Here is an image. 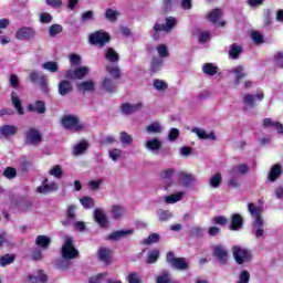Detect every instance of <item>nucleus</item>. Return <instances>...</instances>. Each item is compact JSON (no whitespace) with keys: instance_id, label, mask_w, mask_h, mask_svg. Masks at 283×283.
I'll return each mask as SVG.
<instances>
[{"instance_id":"59","label":"nucleus","mask_w":283,"mask_h":283,"mask_svg":"<svg viewBox=\"0 0 283 283\" xmlns=\"http://www.w3.org/2000/svg\"><path fill=\"white\" fill-rule=\"evenodd\" d=\"M153 86L155 87V90H157L158 92H165V90H167V84L165 81L163 80H155L153 82Z\"/></svg>"},{"instance_id":"31","label":"nucleus","mask_w":283,"mask_h":283,"mask_svg":"<svg viewBox=\"0 0 283 283\" xmlns=\"http://www.w3.org/2000/svg\"><path fill=\"white\" fill-rule=\"evenodd\" d=\"M185 196V192H176L170 196L165 197L166 205H176V202H180Z\"/></svg>"},{"instance_id":"18","label":"nucleus","mask_w":283,"mask_h":283,"mask_svg":"<svg viewBox=\"0 0 283 283\" xmlns=\"http://www.w3.org/2000/svg\"><path fill=\"white\" fill-rule=\"evenodd\" d=\"M220 17H222V10L213 9L208 14V20L210 21V23H213V25H218L219 28H224V22L220 21Z\"/></svg>"},{"instance_id":"48","label":"nucleus","mask_w":283,"mask_h":283,"mask_svg":"<svg viewBox=\"0 0 283 283\" xmlns=\"http://www.w3.org/2000/svg\"><path fill=\"white\" fill-rule=\"evenodd\" d=\"M222 182V175L220 172H217L210 178V186L213 189H218L220 187V184Z\"/></svg>"},{"instance_id":"24","label":"nucleus","mask_w":283,"mask_h":283,"mask_svg":"<svg viewBox=\"0 0 283 283\" xmlns=\"http://www.w3.org/2000/svg\"><path fill=\"white\" fill-rule=\"evenodd\" d=\"M96 88V83H94V81H84L77 84V90L80 92H83L85 94V92H94V90Z\"/></svg>"},{"instance_id":"54","label":"nucleus","mask_w":283,"mask_h":283,"mask_svg":"<svg viewBox=\"0 0 283 283\" xmlns=\"http://www.w3.org/2000/svg\"><path fill=\"white\" fill-rule=\"evenodd\" d=\"M80 202L84 209H94V199L92 197H84L80 199Z\"/></svg>"},{"instance_id":"49","label":"nucleus","mask_w":283,"mask_h":283,"mask_svg":"<svg viewBox=\"0 0 283 283\" xmlns=\"http://www.w3.org/2000/svg\"><path fill=\"white\" fill-rule=\"evenodd\" d=\"M160 241V235L158 233H151L148 238L143 240V244H156Z\"/></svg>"},{"instance_id":"29","label":"nucleus","mask_w":283,"mask_h":283,"mask_svg":"<svg viewBox=\"0 0 283 283\" xmlns=\"http://www.w3.org/2000/svg\"><path fill=\"white\" fill-rule=\"evenodd\" d=\"M140 107H143V104L140 103L138 104L126 103L122 106V114H125V115L134 114V112H136V109H140Z\"/></svg>"},{"instance_id":"19","label":"nucleus","mask_w":283,"mask_h":283,"mask_svg":"<svg viewBox=\"0 0 283 283\" xmlns=\"http://www.w3.org/2000/svg\"><path fill=\"white\" fill-rule=\"evenodd\" d=\"M192 133L198 136L201 140H216V133H207L205 129L197 127L192 129Z\"/></svg>"},{"instance_id":"16","label":"nucleus","mask_w":283,"mask_h":283,"mask_svg":"<svg viewBox=\"0 0 283 283\" xmlns=\"http://www.w3.org/2000/svg\"><path fill=\"white\" fill-rule=\"evenodd\" d=\"M19 133V127L15 125H2L0 127V136H3V138H12V136H17Z\"/></svg>"},{"instance_id":"58","label":"nucleus","mask_w":283,"mask_h":283,"mask_svg":"<svg viewBox=\"0 0 283 283\" xmlns=\"http://www.w3.org/2000/svg\"><path fill=\"white\" fill-rule=\"evenodd\" d=\"M14 262V255L6 254L0 258V266H8Z\"/></svg>"},{"instance_id":"44","label":"nucleus","mask_w":283,"mask_h":283,"mask_svg":"<svg viewBox=\"0 0 283 283\" xmlns=\"http://www.w3.org/2000/svg\"><path fill=\"white\" fill-rule=\"evenodd\" d=\"M240 54H242V46L237 43L232 44L229 51V55L231 56V59H238Z\"/></svg>"},{"instance_id":"4","label":"nucleus","mask_w":283,"mask_h":283,"mask_svg":"<svg viewBox=\"0 0 283 283\" xmlns=\"http://www.w3.org/2000/svg\"><path fill=\"white\" fill-rule=\"evenodd\" d=\"M62 125L69 132H83L85 129V125L74 115H65L62 118Z\"/></svg>"},{"instance_id":"53","label":"nucleus","mask_w":283,"mask_h":283,"mask_svg":"<svg viewBox=\"0 0 283 283\" xmlns=\"http://www.w3.org/2000/svg\"><path fill=\"white\" fill-rule=\"evenodd\" d=\"M251 39L256 45H261V43H264V35L259 31H252Z\"/></svg>"},{"instance_id":"23","label":"nucleus","mask_w":283,"mask_h":283,"mask_svg":"<svg viewBox=\"0 0 283 283\" xmlns=\"http://www.w3.org/2000/svg\"><path fill=\"white\" fill-rule=\"evenodd\" d=\"M125 213H126V211L123 206L114 205L111 208V216H112L113 220H120V218H123V216H125Z\"/></svg>"},{"instance_id":"1","label":"nucleus","mask_w":283,"mask_h":283,"mask_svg":"<svg viewBox=\"0 0 283 283\" xmlns=\"http://www.w3.org/2000/svg\"><path fill=\"white\" fill-rule=\"evenodd\" d=\"M78 255V250L74 248V239L72 237H66L64 240V244L62 247V258L57 263V268L62 269V271H65L67 266H70V261L69 260H74Z\"/></svg>"},{"instance_id":"2","label":"nucleus","mask_w":283,"mask_h":283,"mask_svg":"<svg viewBox=\"0 0 283 283\" xmlns=\"http://www.w3.org/2000/svg\"><path fill=\"white\" fill-rule=\"evenodd\" d=\"M248 211L253 218V229L255 238H262L264 235V220H262V208L254 203L248 205Z\"/></svg>"},{"instance_id":"17","label":"nucleus","mask_w":283,"mask_h":283,"mask_svg":"<svg viewBox=\"0 0 283 283\" xmlns=\"http://www.w3.org/2000/svg\"><path fill=\"white\" fill-rule=\"evenodd\" d=\"M59 189V184L55 181H51L48 184V179H44L42 185L38 187V193H51L52 191H56Z\"/></svg>"},{"instance_id":"57","label":"nucleus","mask_w":283,"mask_h":283,"mask_svg":"<svg viewBox=\"0 0 283 283\" xmlns=\"http://www.w3.org/2000/svg\"><path fill=\"white\" fill-rule=\"evenodd\" d=\"M164 61L160 57L153 59L151 62V71L153 72H159V70L163 67Z\"/></svg>"},{"instance_id":"32","label":"nucleus","mask_w":283,"mask_h":283,"mask_svg":"<svg viewBox=\"0 0 283 283\" xmlns=\"http://www.w3.org/2000/svg\"><path fill=\"white\" fill-rule=\"evenodd\" d=\"M87 147H90V145L87 144L86 140L80 142L73 148L74 156H81V154H85V151H87Z\"/></svg>"},{"instance_id":"51","label":"nucleus","mask_w":283,"mask_h":283,"mask_svg":"<svg viewBox=\"0 0 283 283\" xmlns=\"http://www.w3.org/2000/svg\"><path fill=\"white\" fill-rule=\"evenodd\" d=\"M109 253H111L109 249L101 248L98 250L99 260L107 264V262H109Z\"/></svg>"},{"instance_id":"50","label":"nucleus","mask_w":283,"mask_h":283,"mask_svg":"<svg viewBox=\"0 0 283 283\" xmlns=\"http://www.w3.org/2000/svg\"><path fill=\"white\" fill-rule=\"evenodd\" d=\"M171 282V276L169 275V272L164 270L161 274H159L156 277V283H169Z\"/></svg>"},{"instance_id":"15","label":"nucleus","mask_w":283,"mask_h":283,"mask_svg":"<svg viewBox=\"0 0 283 283\" xmlns=\"http://www.w3.org/2000/svg\"><path fill=\"white\" fill-rule=\"evenodd\" d=\"M175 174H176V170L171 168L160 171L159 177L163 180V182H165L166 189H169V187L174 185V180L171 178H174Z\"/></svg>"},{"instance_id":"30","label":"nucleus","mask_w":283,"mask_h":283,"mask_svg":"<svg viewBox=\"0 0 283 283\" xmlns=\"http://www.w3.org/2000/svg\"><path fill=\"white\" fill-rule=\"evenodd\" d=\"M179 176V182L184 185V187H189L195 180L193 175H189L187 172H178Z\"/></svg>"},{"instance_id":"12","label":"nucleus","mask_w":283,"mask_h":283,"mask_svg":"<svg viewBox=\"0 0 283 283\" xmlns=\"http://www.w3.org/2000/svg\"><path fill=\"white\" fill-rule=\"evenodd\" d=\"M94 219L102 229H107V227H109V221L107 220V213H105V210L96 208L94 210Z\"/></svg>"},{"instance_id":"11","label":"nucleus","mask_w":283,"mask_h":283,"mask_svg":"<svg viewBox=\"0 0 283 283\" xmlns=\"http://www.w3.org/2000/svg\"><path fill=\"white\" fill-rule=\"evenodd\" d=\"M36 31L30 27H22L15 32V39L18 41H28V39H34Z\"/></svg>"},{"instance_id":"22","label":"nucleus","mask_w":283,"mask_h":283,"mask_svg":"<svg viewBox=\"0 0 283 283\" xmlns=\"http://www.w3.org/2000/svg\"><path fill=\"white\" fill-rule=\"evenodd\" d=\"M163 146V142L158 138H153L146 142L145 147L153 151V154H158L160 151V147Z\"/></svg>"},{"instance_id":"42","label":"nucleus","mask_w":283,"mask_h":283,"mask_svg":"<svg viewBox=\"0 0 283 283\" xmlns=\"http://www.w3.org/2000/svg\"><path fill=\"white\" fill-rule=\"evenodd\" d=\"M29 281L33 283H39V282H48V275L43 272V270H40L38 272V275H29Z\"/></svg>"},{"instance_id":"20","label":"nucleus","mask_w":283,"mask_h":283,"mask_svg":"<svg viewBox=\"0 0 283 283\" xmlns=\"http://www.w3.org/2000/svg\"><path fill=\"white\" fill-rule=\"evenodd\" d=\"M127 235H134V230L128 229V230H117L109 234L107 237V240H113L116 242V240H122V238H127Z\"/></svg>"},{"instance_id":"21","label":"nucleus","mask_w":283,"mask_h":283,"mask_svg":"<svg viewBox=\"0 0 283 283\" xmlns=\"http://www.w3.org/2000/svg\"><path fill=\"white\" fill-rule=\"evenodd\" d=\"M72 90H74L72 82L63 80L59 83V94L61 96H67V94H70Z\"/></svg>"},{"instance_id":"60","label":"nucleus","mask_w":283,"mask_h":283,"mask_svg":"<svg viewBox=\"0 0 283 283\" xmlns=\"http://www.w3.org/2000/svg\"><path fill=\"white\" fill-rule=\"evenodd\" d=\"M82 23H87V21H94V11L88 10L82 13L81 15Z\"/></svg>"},{"instance_id":"14","label":"nucleus","mask_w":283,"mask_h":283,"mask_svg":"<svg viewBox=\"0 0 283 283\" xmlns=\"http://www.w3.org/2000/svg\"><path fill=\"white\" fill-rule=\"evenodd\" d=\"M264 93L259 91L255 95L247 94L243 97V104L245 107H255V101H263Z\"/></svg>"},{"instance_id":"61","label":"nucleus","mask_w":283,"mask_h":283,"mask_svg":"<svg viewBox=\"0 0 283 283\" xmlns=\"http://www.w3.org/2000/svg\"><path fill=\"white\" fill-rule=\"evenodd\" d=\"M126 280L128 283H142L140 274L138 272H133V273L128 274Z\"/></svg>"},{"instance_id":"10","label":"nucleus","mask_w":283,"mask_h":283,"mask_svg":"<svg viewBox=\"0 0 283 283\" xmlns=\"http://www.w3.org/2000/svg\"><path fill=\"white\" fill-rule=\"evenodd\" d=\"M87 74H90V67L81 66L75 70L66 71L65 76H66V78H70L72 81H74V80L81 81V80L85 78V76H87Z\"/></svg>"},{"instance_id":"7","label":"nucleus","mask_w":283,"mask_h":283,"mask_svg":"<svg viewBox=\"0 0 283 283\" xmlns=\"http://www.w3.org/2000/svg\"><path fill=\"white\" fill-rule=\"evenodd\" d=\"M43 140L41 132L34 127L29 128L24 134L25 145L36 146Z\"/></svg>"},{"instance_id":"9","label":"nucleus","mask_w":283,"mask_h":283,"mask_svg":"<svg viewBox=\"0 0 283 283\" xmlns=\"http://www.w3.org/2000/svg\"><path fill=\"white\" fill-rule=\"evenodd\" d=\"M176 25V18H167L166 24L156 23L154 25V39H158L160 35V32H170L171 29Z\"/></svg>"},{"instance_id":"43","label":"nucleus","mask_w":283,"mask_h":283,"mask_svg":"<svg viewBox=\"0 0 283 283\" xmlns=\"http://www.w3.org/2000/svg\"><path fill=\"white\" fill-rule=\"evenodd\" d=\"M157 216L161 222H167V220H171V218H174V213H171V211L163 209L157 211Z\"/></svg>"},{"instance_id":"26","label":"nucleus","mask_w":283,"mask_h":283,"mask_svg":"<svg viewBox=\"0 0 283 283\" xmlns=\"http://www.w3.org/2000/svg\"><path fill=\"white\" fill-rule=\"evenodd\" d=\"M11 103L13 107L17 109L18 114L20 116H23L24 114L23 106L21 105V98H19V95L17 94V92L11 93Z\"/></svg>"},{"instance_id":"46","label":"nucleus","mask_w":283,"mask_h":283,"mask_svg":"<svg viewBox=\"0 0 283 283\" xmlns=\"http://www.w3.org/2000/svg\"><path fill=\"white\" fill-rule=\"evenodd\" d=\"M160 258V251L158 250H153L148 253L147 258V264H156L158 262V259Z\"/></svg>"},{"instance_id":"55","label":"nucleus","mask_w":283,"mask_h":283,"mask_svg":"<svg viewBox=\"0 0 283 283\" xmlns=\"http://www.w3.org/2000/svg\"><path fill=\"white\" fill-rule=\"evenodd\" d=\"M108 156H109L111 160H114V163H116V160H118L120 158V156H123V150H120L118 148L109 149Z\"/></svg>"},{"instance_id":"3","label":"nucleus","mask_w":283,"mask_h":283,"mask_svg":"<svg viewBox=\"0 0 283 283\" xmlns=\"http://www.w3.org/2000/svg\"><path fill=\"white\" fill-rule=\"evenodd\" d=\"M105 59L109 63H113L106 66V71L108 72V74H111V76H113L114 78H120V69L117 64L120 56L118 55L116 50H114V48H108L105 52Z\"/></svg>"},{"instance_id":"25","label":"nucleus","mask_w":283,"mask_h":283,"mask_svg":"<svg viewBox=\"0 0 283 283\" xmlns=\"http://www.w3.org/2000/svg\"><path fill=\"white\" fill-rule=\"evenodd\" d=\"M74 218H76V206H70L66 212V220L62 221V224L70 227L74 222Z\"/></svg>"},{"instance_id":"52","label":"nucleus","mask_w":283,"mask_h":283,"mask_svg":"<svg viewBox=\"0 0 283 283\" xmlns=\"http://www.w3.org/2000/svg\"><path fill=\"white\" fill-rule=\"evenodd\" d=\"M61 32H63V25L61 24H53L49 28V35L52 38L61 34Z\"/></svg>"},{"instance_id":"39","label":"nucleus","mask_w":283,"mask_h":283,"mask_svg":"<svg viewBox=\"0 0 283 283\" xmlns=\"http://www.w3.org/2000/svg\"><path fill=\"white\" fill-rule=\"evenodd\" d=\"M42 69L46 70V72H51L52 74H55V72H59V63L54 61H49L42 64Z\"/></svg>"},{"instance_id":"45","label":"nucleus","mask_w":283,"mask_h":283,"mask_svg":"<svg viewBox=\"0 0 283 283\" xmlns=\"http://www.w3.org/2000/svg\"><path fill=\"white\" fill-rule=\"evenodd\" d=\"M49 175L61 179L63 178V168H61V165H55L49 170Z\"/></svg>"},{"instance_id":"62","label":"nucleus","mask_w":283,"mask_h":283,"mask_svg":"<svg viewBox=\"0 0 283 283\" xmlns=\"http://www.w3.org/2000/svg\"><path fill=\"white\" fill-rule=\"evenodd\" d=\"M3 176L8 178L9 180H12V178H17V169L12 167L6 168Z\"/></svg>"},{"instance_id":"47","label":"nucleus","mask_w":283,"mask_h":283,"mask_svg":"<svg viewBox=\"0 0 283 283\" xmlns=\"http://www.w3.org/2000/svg\"><path fill=\"white\" fill-rule=\"evenodd\" d=\"M146 129L148 134H160V132H163V126H160V123L154 122L148 125Z\"/></svg>"},{"instance_id":"28","label":"nucleus","mask_w":283,"mask_h":283,"mask_svg":"<svg viewBox=\"0 0 283 283\" xmlns=\"http://www.w3.org/2000/svg\"><path fill=\"white\" fill-rule=\"evenodd\" d=\"M232 74H234V83L238 85L242 78L247 77L248 73L242 66H235L232 69Z\"/></svg>"},{"instance_id":"64","label":"nucleus","mask_w":283,"mask_h":283,"mask_svg":"<svg viewBox=\"0 0 283 283\" xmlns=\"http://www.w3.org/2000/svg\"><path fill=\"white\" fill-rule=\"evenodd\" d=\"M107 277V272L99 273L90 279V283H102Z\"/></svg>"},{"instance_id":"40","label":"nucleus","mask_w":283,"mask_h":283,"mask_svg":"<svg viewBox=\"0 0 283 283\" xmlns=\"http://www.w3.org/2000/svg\"><path fill=\"white\" fill-rule=\"evenodd\" d=\"M249 171V166L247 164H241L230 170L231 176H238L239 174L244 175Z\"/></svg>"},{"instance_id":"8","label":"nucleus","mask_w":283,"mask_h":283,"mask_svg":"<svg viewBox=\"0 0 283 283\" xmlns=\"http://www.w3.org/2000/svg\"><path fill=\"white\" fill-rule=\"evenodd\" d=\"M232 253L237 264H244L247 262H251V252L249 250L235 245L232 249Z\"/></svg>"},{"instance_id":"36","label":"nucleus","mask_w":283,"mask_h":283,"mask_svg":"<svg viewBox=\"0 0 283 283\" xmlns=\"http://www.w3.org/2000/svg\"><path fill=\"white\" fill-rule=\"evenodd\" d=\"M281 174H282V167L280 165H274L270 170L269 179L271 180V182H275L276 178H280Z\"/></svg>"},{"instance_id":"37","label":"nucleus","mask_w":283,"mask_h":283,"mask_svg":"<svg viewBox=\"0 0 283 283\" xmlns=\"http://www.w3.org/2000/svg\"><path fill=\"white\" fill-rule=\"evenodd\" d=\"M50 242H52V239L46 235H38L35 240V244L41 247V249H48V247H50Z\"/></svg>"},{"instance_id":"6","label":"nucleus","mask_w":283,"mask_h":283,"mask_svg":"<svg viewBox=\"0 0 283 283\" xmlns=\"http://www.w3.org/2000/svg\"><path fill=\"white\" fill-rule=\"evenodd\" d=\"M166 262L177 271H188L189 263L187 262V259L185 258H176L174 255V252H168L166 255Z\"/></svg>"},{"instance_id":"56","label":"nucleus","mask_w":283,"mask_h":283,"mask_svg":"<svg viewBox=\"0 0 283 283\" xmlns=\"http://www.w3.org/2000/svg\"><path fill=\"white\" fill-rule=\"evenodd\" d=\"M157 53L160 59H167V56H169V49H167L165 44H159L157 45Z\"/></svg>"},{"instance_id":"13","label":"nucleus","mask_w":283,"mask_h":283,"mask_svg":"<svg viewBox=\"0 0 283 283\" xmlns=\"http://www.w3.org/2000/svg\"><path fill=\"white\" fill-rule=\"evenodd\" d=\"M213 255L219 260V262H221V264H227L229 260V251H227L224 245H214Z\"/></svg>"},{"instance_id":"38","label":"nucleus","mask_w":283,"mask_h":283,"mask_svg":"<svg viewBox=\"0 0 283 283\" xmlns=\"http://www.w3.org/2000/svg\"><path fill=\"white\" fill-rule=\"evenodd\" d=\"M102 86L105 90V92H114V90H116V84L109 77H104L103 78Z\"/></svg>"},{"instance_id":"35","label":"nucleus","mask_w":283,"mask_h":283,"mask_svg":"<svg viewBox=\"0 0 283 283\" xmlns=\"http://www.w3.org/2000/svg\"><path fill=\"white\" fill-rule=\"evenodd\" d=\"M202 72L207 74V76H216V74H218V66L212 63H206L202 66Z\"/></svg>"},{"instance_id":"5","label":"nucleus","mask_w":283,"mask_h":283,"mask_svg":"<svg viewBox=\"0 0 283 283\" xmlns=\"http://www.w3.org/2000/svg\"><path fill=\"white\" fill-rule=\"evenodd\" d=\"M109 33L105 31H96L88 35V41L91 45H98V48H105L109 43Z\"/></svg>"},{"instance_id":"33","label":"nucleus","mask_w":283,"mask_h":283,"mask_svg":"<svg viewBox=\"0 0 283 283\" xmlns=\"http://www.w3.org/2000/svg\"><path fill=\"white\" fill-rule=\"evenodd\" d=\"M120 15V13L113 8H108L105 11V19L107 21H109L111 23H114L115 21H117L118 17Z\"/></svg>"},{"instance_id":"63","label":"nucleus","mask_w":283,"mask_h":283,"mask_svg":"<svg viewBox=\"0 0 283 283\" xmlns=\"http://www.w3.org/2000/svg\"><path fill=\"white\" fill-rule=\"evenodd\" d=\"M249 280H251V274H249V271L244 270L239 275V281L237 283H249Z\"/></svg>"},{"instance_id":"41","label":"nucleus","mask_w":283,"mask_h":283,"mask_svg":"<svg viewBox=\"0 0 283 283\" xmlns=\"http://www.w3.org/2000/svg\"><path fill=\"white\" fill-rule=\"evenodd\" d=\"M119 143L122 145H132L134 143V137L129 135L127 132L123 130L119 133Z\"/></svg>"},{"instance_id":"34","label":"nucleus","mask_w":283,"mask_h":283,"mask_svg":"<svg viewBox=\"0 0 283 283\" xmlns=\"http://www.w3.org/2000/svg\"><path fill=\"white\" fill-rule=\"evenodd\" d=\"M231 231H239L242 229V217L238 213L232 216V221L230 226Z\"/></svg>"},{"instance_id":"27","label":"nucleus","mask_w":283,"mask_h":283,"mask_svg":"<svg viewBox=\"0 0 283 283\" xmlns=\"http://www.w3.org/2000/svg\"><path fill=\"white\" fill-rule=\"evenodd\" d=\"M28 109L38 114H45V103L43 101H36L33 104H29Z\"/></svg>"}]
</instances>
